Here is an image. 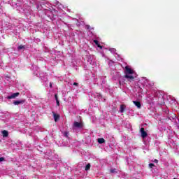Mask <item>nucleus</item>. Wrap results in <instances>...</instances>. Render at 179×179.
<instances>
[{
  "label": "nucleus",
  "instance_id": "a211bd4d",
  "mask_svg": "<svg viewBox=\"0 0 179 179\" xmlns=\"http://www.w3.org/2000/svg\"><path fill=\"white\" fill-rule=\"evenodd\" d=\"M152 162H153V163H156V164L159 163V160H157V159H154V161H152Z\"/></svg>",
  "mask_w": 179,
  "mask_h": 179
},
{
  "label": "nucleus",
  "instance_id": "7ed1b4c3",
  "mask_svg": "<svg viewBox=\"0 0 179 179\" xmlns=\"http://www.w3.org/2000/svg\"><path fill=\"white\" fill-rule=\"evenodd\" d=\"M124 78L127 79L129 82H134L135 80V77L134 76H129V74L124 75Z\"/></svg>",
  "mask_w": 179,
  "mask_h": 179
},
{
  "label": "nucleus",
  "instance_id": "f03ea898",
  "mask_svg": "<svg viewBox=\"0 0 179 179\" xmlns=\"http://www.w3.org/2000/svg\"><path fill=\"white\" fill-rule=\"evenodd\" d=\"M140 132L141 134V138H143V139H145V138L148 136V132L145 131V128L141 127L140 129Z\"/></svg>",
  "mask_w": 179,
  "mask_h": 179
},
{
  "label": "nucleus",
  "instance_id": "6e6552de",
  "mask_svg": "<svg viewBox=\"0 0 179 179\" xmlns=\"http://www.w3.org/2000/svg\"><path fill=\"white\" fill-rule=\"evenodd\" d=\"M52 114H53L55 122H57L58 120H59V115L56 114L55 112H52Z\"/></svg>",
  "mask_w": 179,
  "mask_h": 179
},
{
  "label": "nucleus",
  "instance_id": "4be33fe9",
  "mask_svg": "<svg viewBox=\"0 0 179 179\" xmlns=\"http://www.w3.org/2000/svg\"><path fill=\"white\" fill-rule=\"evenodd\" d=\"M50 87L52 88V83H50Z\"/></svg>",
  "mask_w": 179,
  "mask_h": 179
},
{
  "label": "nucleus",
  "instance_id": "20e7f679",
  "mask_svg": "<svg viewBox=\"0 0 179 179\" xmlns=\"http://www.w3.org/2000/svg\"><path fill=\"white\" fill-rule=\"evenodd\" d=\"M73 128H83V123L75 122L73 124Z\"/></svg>",
  "mask_w": 179,
  "mask_h": 179
},
{
  "label": "nucleus",
  "instance_id": "dca6fc26",
  "mask_svg": "<svg viewBox=\"0 0 179 179\" xmlns=\"http://www.w3.org/2000/svg\"><path fill=\"white\" fill-rule=\"evenodd\" d=\"M149 167L150 169H153V167H155V164H152V163L149 164Z\"/></svg>",
  "mask_w": 179,
  "mask_h": 179
},
{
  "label": "nucleus",
  "instance_id": "5701e85b",
  "mask_svg": "<svg viewBox=\"0 0 179 179\" xmlns=\"http://www.w3.org/2000/svg\"><path fill=\"white\" fill-rule=\"evenodd\" d=\"M78 83H73V85H74V86H78Z\"/></svg>",
  "mask_w": 179,
  "mask_h": 179
},
{
  "label": "nucleus",
  "instance_id": "423d86ee",
  "mask_svg": "<svg viewBox=\"0 0 179 179\" xmlns=\"http://www.w3.org/2000/svg\"><path fill=\"white\" fill-rule=\"evenodd\" d=\"M25 101H26V100H24V99L20 100V101H14L13 102V104H14V106H19V104H24Z\"/></svg>",
  "mask_w": 179,
  "mask_h": 179
},
{
  "label": "nucleus",
  "instance_id": "412c9836",
  "mask_svg": "<svg viewBox=\"0 0 179 179\" xmlns=\"http://www.w3.org/2000/svg\"><path fill=\"white\" fill-rule=\"evenodd\" d=\"M56 103H57V106H59V100L57 99Z\"/></svg>",
  "mask_w": 179,
  "mask_h": 179
},
{
  "label": "nucleus",
  "instance_id": "0eeeda50",
  "mask_svg": "<svg viewBox=\"0 0 179 179\" xmlns=\"http://www.w3.org/2000/svg\"><path fill=\"white\" fill-rule=\"evenodd\" d=\"M1 134H2L3 138H8V136H9V131H8L6 130L2 131Z\"/></svg>",
  "mask_w": 179,
  "mask_h": 179
},
{
  "label": "nucleus",
  "instance_id": "f3484780",
  "mask_svg": "<svg viewBox=\"0 0 179 179\" xmlns=\"http://www.w3.org/2000/svg\"><path fill=\"white\" fill-rule=\"evenodd\" d=\"M85 29H87V30H90V25H85Z\"/></svg>",
  "mask_w": 179,
  "mask_h": 179
},
{
  "label": "nucleus",
  "instance_id": "1a4fd4ad",
  "mask_svg": "<svg viewBox=\"0 0 179 179\" xmlns=\"http://www.w3.org/2000/svg\"><path fill=\"white\" fill-rule=\"evenodd\" d=\"M133 103H134V104H135V106L138 108H141V107H142V105L141 104V102H139V101H134Z\"/></svg>",
  "mask_w": 179,
  "mask_h": 179
},
{
  "label": "nucleus",
  "instance_id": "39448f33",
  "mask_svg": "<svg viewBox=\"0 0 179 179\" xmlns=\"http://www.w3.org/2000/svg\"><path fill=\"white\" fill-rule=\"evenodd\" d=\"M20 94V92L13 93V94L10 95V96H8L7 99L8 100H10L12 99H16V97H17Z\"/></svg>",
  "mask_w": 179,
  "mask_h": 179
},
{
  "label": "nucleus",
  "instance_id": "4468645a",
  "mask_svg": "<svg viewBox=\"0 0 179 179\" xmlns=\"http://www.w3.org/2000/svg\"><path fill=\"white\" fill-rule=\"evenodd\" d=\"M23 49H24V45H20V46H18V50H23Z\"/></svg>",
  "mask_w": 179,
  "mask_h": 179
},
{
  "label": "nucleus",
  "instance_id": "9b49d317",
  "mask_svg": "<svg viewBox=\"0 0 179 179\" xmlns=\"http://www.w3.org/2000/svg\"><path fill=\"white\" fill-rule=\"evenodd\" d=\"M125 105L122 104L120 105V113H124L125 111Z\"/></svg>",
  "mask_w": 179,
  "mask_h": 179
},
{
  "label": "nucleus",
  "instance_id": "f8f14e48",
  "mask_svg": "<svg viewBox=\"0 0 179 179\" xmlns=\"http://www.w3.org/2000/svg\"><path fill=\"white\" fill-rule=\"evenodd\" d=\"M94 44H96V45H97V47L99 48H101V49L103 48V47L101 45H100V43H99V41L94 40Z\"/></svg>",
  "mask_w": 179,
  "mask_h": 179
},
{
  "label": "nucleus",
  "instance_id": "ddd939ff",
  "mask_svg": "<svg viewBox=\"0 0 179 179\" xmlns=\"http://www.w3.org/2000/svg\"><path fill=\"white\" fill-rule=\"evenodd\" d=\"M90 170V164H87L85 166V171Z\"/></svg>",
  "mask_w": 179,
  "mask_h": 179
},
{
  "label": "nucleus",
  "instance_id": "aec40b11",
  "mask_svg": "<svg viewBox=\"0 0 179 179\" xmlns=\"http://www.w3.org/2000/svg\"><path fill=\"white\" fill-rule=\"evenodd\" d=\"M3 160H5V158H3V157H0V162H3Z\"/></svg>",
  "mask_w": 179,
  "mask_h": 179
},
{
  "label": "nucleus",
  "instance_id": "f257e3e1",
  "mask_svg": "<svg viewBox=\"0 0 179 179\" xmlns=\"http://www.w3.org/2000/svg\"><path fill=\"white\" fill-rule=\"evenodd\" d=\"M135 71L129 67V66H126L124 67V74L125 75H134Z\"/></svg>",
  "mask_w": 179,
  "mask_h": 179
},
{
  "label": "nucleus",
  "instance_id": "2eb2a0df",
  "mask_svg": "<svg viewBox=\"0 0 179 179\" xmlns=\"http://www.w3.org/2000/svg\"><path fill=\"white\" fill-rule=\"evenodd\" d=\"M110 172L112 173H117V169H110Z\"/></svg>",
  "mask_w": 179,
  "mask_h": 179
},
{
  "label": "nucleus",
  "instance_id": "9d476101",
  "mask_svg": "<svg viewBox=\"0 0 179 179\" xmlns=\"http://www.w3.org/2000/svg\"><path fill=\"white\" fill-rule=\"evenodd\" d=\"M98 143H100L101 145L103 143H106V140H104L103 138H99L97 139Z\"/></svg>",
  "mask_w": 179,
  "mask_h": 179
},
{
  "label": "nucleus",
  "instance_id": "6ab92c4d",
  "mask_svg": "<svg viewBox=\"0 0 179 179\" xmlns=\"http://www.w3.org/2000/svg\"><path fill=\"white\" fill-rule=\"evenodd\" d=\"M55 100H56V101H57V100H58V95L55 94Z\"/></svg>",
  "mask_w": 179,
  "mask_h": 179
},
{
  "label": "nucleus",
  "instance_id": "b1692460",
  "mask_svg": "<svg viewBox=\"0 0 179 179\" xmlns=\"http://www.w3.org/2000/svg\"><path fill=\"white\" fill-rule=\"evenodd\" d=\"M178 122H179V119H178Z\"/></svg>",
  "mask_w": 179,
  "mask_h": 179
}]
</instances>
